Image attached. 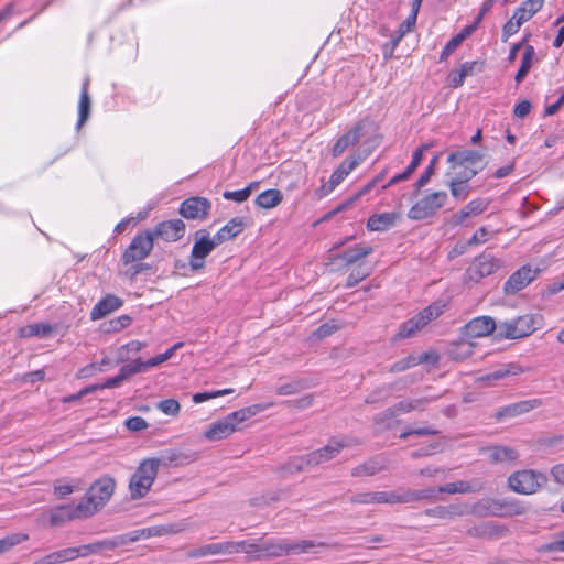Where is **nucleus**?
Here are the masks:
<instances>
[{"label": "nucleus", "instance_id": "46", "mask_svg": "<svg viewBox=\"0 0 564 564\" xmlns=\"http://www.w3.org/2000/svg\"><path fill=\"white\" fill-rule=\"evenodd\" d=\"M149 368L150 367L149 365H147V360L144 361L141 358H137L131 362L123 365L119 371L121 373V377H123L124 380H127L137 373L147 371Z\"/></svg>", "mask_w": 564, "mask_h": 564}, {"label": "nucleus", "instance_id": "44", "mask_svg": "<svg viewBox=\"0 0 564 564\" xmlns=\"http://www.w3.org/2000/svg\"><path fill=\"white\" fill-rule=\"evenodd\" d=\"M324 546V543H316L312 540L292 541L286 539V556L290 554L310 553L316 546Z\"/></svg>", "mask_w": 564, "mask_h": 564}, {"label": "nucleus", "instance_id": "14", "mask_svg": "<svg viewBox=\"0 0 564 564\" xmlns=\"http://www.w3.org/2000/svg\"><path fill=\"white\" fill-rule=\"evenodd\" d=\"M466 533L471 538L492 540L507 536L509 529L496 521H485L470 527Z\"/></svg>", "mask_w": 564, "mask_h": 564}, {"label": "nucleus", "instance_id": "5", "mask_svg": "<svg viewBox=\"0 0 564 564\" xmlns=\"http://www.w3.org/2000/svg\"><path fill=\"white\" fill-rule=\"evenodd\" d=\"M219 243L215 237H210L206 229H198L194 235V245L189 254V268L193 272L205 268L206 258L214 251Z\"/></svg>", "mask_w": 564, "mask_h": 564}, {"label": "nucleus", "instance_id": "32", "mask_svg": "<svg viewBox=\"0 0 564 564\" xmlns=\"http://www.w3.org/2000/svg\"><path fill=\"white\" fill-rule=\"evenodd\" d=\"M524 372V368L516 362H509L502 365L498 369L482 376L480 379L482 381H492V380H501L507 377L518 376Z\"/></svg>", "mask_w": 564, "mask_h": 564}, {"label": "nucleus", "instance_id": "1", "mask_svg": "<svg viewBox=\"0 0 564 564\" xmlns=\"http://www.w3.org/2000/svg\"><path fill=\"white\" fill-rule=\"evenodd\" d=\"M116 481L105 475L97 479L87 490L85 498L78 503L79 510H85L88 517L99 511L112 497Z\"/></svg>", "mask_w": 564, "mask_h": 564}, {"label": "nucleus", "instance_id": "53", "mask_svg": "<svg viewBox=\"0 0 564 564\" xmlns=\"http://www.w3.org/2000/svg\"><path fill=\"white\" fill-rule=\"evenodd\" d=\"M438 160V154L434 155L430 162V164L426 166L425 171L421 174V176L415 182V194L419 193V191L424 187L431 180L432 175L435 173V166Z\"/></svg>", "mask_w": 564, "mask_h": 564}, {"label": "nucleus", "instance_id": "19", "mask_svg": "<svg viewBox=\"0 0 564 564\" xmlns=\"http://www.w3.org/2000/svg\"><path fill=\"white\" fill-rule=\"evenodd\" d=\"M388 460L382 455H376L351 469L354 477L373 476L387 469Z\"/></svg>", "mask_w": 564, "mask_h": 564}, {"label": "nucleus", "instance_id": "18", "mask_svg": "<svg viewBox=\"0 0 564 564\" xmlns=\"http://www.w3.org/2000/svg\"><path fill=\"white\" fill-rule=\"evenodd\" d=\"M83 518H88V516L86 514L85 510L78 509V503L76 506H58L52 509L50 513V522L52 525H61L66 521Z\"/></svg>", "mask_w": 564, "mask_h": 564}, {"label": "nucleus", "instance_id": "8", "mask_svg": "<svg viewBox=\"0 0 564 564\" xmlns=\"http://www.w3.org/2000/svg\"><path fill=\"white\" fill-rule=\"evenodd\" d=\"M501 265L500 260L484 252L476 257L464 274L465 282L478 283L484 278L494 274Z\"/></svg>", "mask_w": 564, "mask_h": 564}, {"label": "nucleus", "instance_id": "42", "mask_svg": "<svg viewBox=\"0 0 564 564\" xmlns=\"http://www.w3.org/2000/svg\"><path fill=\"white\" fill-rule=\"evenodd\" d=\"M445 306L446 305L443 302H434L431 305L423 308L415 316L420 321L421 325L424 327L431 321L441 316L444 313Z\"/></svg>", "mask_w": 564, "mask_h": 564}, {"label": "nucleus", "instance_id": "25", "mask_svg": "<svg viewBox=\"0 0 564 564\" xmlns=\"http://www.w3.org/2000/svg\"><path fill=\"white\" fill-rule=\"evenodd\" d=\"M364 130L362 123H357L349 131L343 134L334 144L332 149L333 156L337 158L341 155L346 149L358 143L361 132Z\"/></svg>", "mask_w": 564, "mask_h": 564}, {"label": "nucleus", "instance_id": "50", "mask_svg": "<svg viewBox=\"0 0 564 564\" xmlns=\"http://www.w3.org/2000/svg\"><path fill=\"white\" fill-rule=\"evenodd\" d=\"M28 540L29 534L26 533H12L0 539V555L10 551L13 546Z\"/></svg>", "mask_w": 564, "mask_h": 564}, {"label": "nucleus", "instance_id": "16", "mask_svg": "<svg viewBox=\"0 0 564 564\" xmlns=\"http://www.w3.org/2000/svg\"><path fill=\"white\" fill-rule=\"evenodd\" d=\"M542 403L541 399H530L511 403L497 410L495 419L502 421L505 419L516 417L541 406Z\"/></svg>", "mask_w": 564, "mask_h": 564}, {"label": "nucleus", "instance_id": "13", "mask_svg": "<svg viewBox=\"0 0 564 564\" xmlns=\"http://www.w3.org/2000/svg\"><path fill=\"white\" fill-rule=\"evenodd\" d=\"M498 324L490 316H478L469 321L462 329L463 334L469 338L485 337L495 333L497 337Z\"/></svg>", "mask_w": 564, "mask_h": 564}, {"label": "nucleus", "instance_id": "10", "mask_svg": "<svg viewBox=\"0 0 564 564\" xmlns=\"http://www.w3.org/2000/svg\"><path fill=\"white\" fill-rule=\"evenodd\" d=\"M212 208V203L200 196H193L185 199L180 206V214L186 219H199L207 218Z\"/></svg>", "mask_w": 564, "mask_h": 564}, {"label": "nucleus", "instance_id": "20", "mask_svg": "<svg viewBox=\"0 0 564 564\" xmlns=\"http://www.w3.org/2000/svg\"><path fill=\"white\" fill-rule=\"evenodd\" d=\"M219 554H234V545L232 542H219V543H210L205 544L195 549H192L187 553L188 558H200L209 555H219Z\"/></svg>", "mask_w": 564, "mask_h": 564}, {"label": "nucleus", "instance_id": "3", "mask_svg": "<svg viewBox=\"0 0 564 564\" xmlns=\"http://www.w3.org/2000/svg\"><path fill=\"white\" fill-rule=\"evenodd\" d=\"M540 324L541 317L532 314H525L510 321L499 322L497 327V338H524L539 329Z\"/></svg>", "mask_w": 564, "mask_h": 564}, {"label": "nucleus", "instance_id": "62", "mask_svg": "<svg viewBox=\"0 0 564 564\" xmlns=\"http://www.w3.org/2000/svg\"><path fill=\"white\" fill-rule=\"evenodd\" d=\"M314 395L313 394H305L299 399L285 401L284 403L295 410H304L310 408L313 404Z\"/></svg>", "mask_w": 564, "mask_h": 564}, {"label": "nucleus", "instance_id": "15", "mask_svg": "<svg viewBox=\"0 0 564 564\" xmlns=\"http://www.w3.org/2000/svg\"><path fill=\"white\" fill-rule=\"evenodd\" d=\"M424 514L442 520H455L468 514L467 502H456L447 506H435L424 510Z\"/></svg>", "mask_w": 564, "mask_h": 564}, {"label": "nucleus", "instance_id": "60", "mask_svg": "<svg viewBox=\"0 0 564 564\" xmlns=\"http://www.w3.org/2000/svg\"><path fill=\"white\" fill-rule=\"evenodd\" d=\"M158 409L166 415H176L180 412L181 405L175 399H165L158 403Z\"/></svg>", "mask_w": 564, "mask_h": 564}, {"label": "nucleus", "instance_id": "9", "mask_svg": "<svg viewBox=\"0 0 564 564\" xmlns=\"http://www.w3.org/2000/svg\"><path fill=\"white\" fill-rule=\"evenodd\" d=\"M154 238L151 230L137 235L123 253L126 264L147 258L153 249Z\"/></svg>", "mask_w": 564, "mask_h": 564}, {"label": "nucleus", "instance_id": "63", "mask_svg": "<svg viewBox=\"0 0 564 564\" xmlns=\"http://www.w3.org/2000/svg\"><path fill=\"white\" fill-rule=\"evenodd\" d=\"M223 197L228 200H234L237 203H243L250 197V187H245L239 191H226L223 193Z\"/></svg>", "mask_w": 564, "mask_h": 564}, {"label": "nucleus", "instance_id": "2", "mask_svg": "<svg viewBox=\"0 0 564 564\" xmlns=\"http://www.w3.org/2000/svg\"><path fill=\"white\" fill-rule=\"evenodd\" d=\"M160 464V458H147L140 463L129 481L131 499L145 497L156 478Z\"/></svg>", "mask_w": 564, "mask_h": 564}, {"label": "nucleus", "instance_id": "17", "mask_svg": "<svg viewBox=\"0 0 564 564\" xmlns=\"http://www.w3.org/2000/svg\"><path fill=\"white\" fill-rule=\"evenodd\" d=\"M494 517L508 518L524 514L527 507L514 498H494Z\"/></svg>", "mask_w": 564, "mask_h": 564}, {"label": "nucleus", "instance_id": "39", "mask_svg": "<svg viewBox=\"0 0 564 564\" xmlns=\"http://www.w3.org/2000/svg\"><path fill=\"white\" fill-rule=\"evenodd\" d=\"M488 451L492 463L514 462L519 457L517 451L508 446H491Z\"/></svg>", "mask_w": 564, "mask_h": 564}, {"label": "nucleus", "instance_id": "34", "mask_svg": "<svg viewBox=\"0 0 564 564\" xmlns=\"http://www.w3.org/2000/svg\"><path fill=\"white\" fill-rule=\"evenodd\" d=\"M372 247L369 246H355L336 256L335 259H340L346 265H351L372 253Z\"/></svg>", "mask_w": 564, "mask_h": 564}, {"label": "nucleus", "instance_id": "7", "mask_svg": "<svg viewBox=\"0 0 564 564\" xmlns=\"http://www.w3.org/2000/svg\"><path fill=\"white\" fill-rule=\"evenodd\" d=\"M358 444H360V442L350 437L332 438L324 447L306 455V465L316 466L328 462L335 458L343 448L351 447Z\"/></svg>", "mask_w": 564, "mask_h": 564}, {"label": "nucleus", "instance_id": "31", "mask_svg": "<svg viewBox=\"0 0 564 564\" xmlns=\"http://www.w3.org/2000/svg\"><path fill=\"white\" fill-rule=\"evenodd\" d=\"M261 541L262 536L249 541L232 542L234 554L241 551L249 556V560L261 561L262 557H256L262 553Z\"/></svg>", "mask_w": 564, "mask_h": 564}, {"label": "nucleus", "instance_id": "21", "mask_svg": "<svg viewBox=\"0 0 564 564\" xmlns=\"http://www.w3.org/2000/svg\"><path fill=\"white\" fill-rule=\"evenodd\" d=\"M484 159V154L475 150H459L452 152L447 156V162L452 169L457 166L470 167L480 163Z\"/></svg>", "mask_w": 564, "mask_h": 564}, {"label": "nucleus", "instance_id": "33", "mask_svg": "<svg viewBox=\"0 0 564 564\" xmlns=\"http://www.w3.org/2000/svg\"><path fill=\"white\" fill-rule=\"evenodd\" d=\"M271 405H272V403L253 404V405L240 409L238 411H235V412L228 414L227 416L230 420V422L232 423V425L235 426V429H237V425L239 423H242L246 420L257 415L258 413L269 409Z\"/></svg>", "mask_w": 564, "mask_h": 564}, {"label": "nucleus", "instance_id": "47", "mask_svg": "<svg viewBox=\"0 0 564 564\" xmlns=\"http://www.w3.org/2000/svg\"><path fill=\"white\" fill-rule=\"evenodd\" d=\"M394 499L393 505L397 503H412L420 501L419 489H408L400 487L393 490Z\"/></svg>", "mask_w": 564, "mask_h": 564}, {"label": "nucleus", "instance_id": "38", "mask_svg": "<svg viewBox=\"0 0 564 564\" xmlns=\"http://www.w3.org/2000/svg\"><path fill=\"white\" fill-rule=\"evenodd\" d=\"M494 498L485 497L476 502L468 505V514L478 518L494 517Z\"/></svg>", "mask_w": 564, "mask_h": 564}, {"label": "nucleus", "instance_id": "58", "mask_svg": "<svg viewBox=\"0 0 564 564\" xmlns=\"http://www.w3.org/2000/svg\"><path fill=\"white\" fill-rule=\"evenodd\" d=\"M182 345H183L182 343H176L174 346L169 348L165 352L159 354L158 356L147 360V365H149V367L152 368V367H155V366L169 360L174 355L176 349L182 347Z\"/></svg>", "mask_w": 564, "mask_h": 564}, {"label": "nucleus", "instance_id": "29", "mask_svg": "<svg viewBox=\"0 0 564 564\" xmlns=\"http://www.w3.org/2000/svg\"><path fill=\"white\" fill-rule=\"evenodd\" d=\"M236 431L235 426L228 419V416L224 417L215 422L205 433V437L209 441H219L228 437Z\"/></svg>", "mask_w": 564, "mask_h": 564}, {"label": "nucleus", "instance_id": "37", "mask_svg": "<svg viewBox=\"0 0 564 564\" xmlns=\"http://www.w3.org/2000/svg\"><path fill=\"white\" fill-rule=\"evenodd\" d=\"M282 199L283 195L281 191L272 188L260 193L257 196L254 204L260 208L270 209L278 206Z\"/></svg>", "mask_w": 564, "mask_h": 564}, {"label": "nucleus", "instance_id": "30", "mask_svg": "<svg viewBox=\"0 0 564 564\" xmlns=\"http://www.w3.org/2000/svg\"><path fill=\"white\" fill-rule=\"evenodd\" d=\"M398 217L395 213L373 214L367 221V228L370 231H386L395 224Z\"/></svg>", "mask_w": 564, "mask_h": 564}, {"label": "nucleus", "instance_id": "54", "mask_svg": "<svg viewBox=\"0 0 564 564\" xmlns=\"http://www.w3.org/2000/svg\"><path fill=\"white\" fill-rule=\"evenodd\" d=\"M52 332V326L50 324H32L28 325L25 328H23V335L24 336H41L45 337Z\"/></svg>", "mask_w": 564, "mask_h": 564}, {"label": "nucleus", "instance_id": "56", "mask_svg": "<svg viewBox=\"0 0 564 564\" xmlns=\"http://www.w3.org/2000/svg\"><path fill=\"white\" fill-rule=\"evenodd\" d=\"M417 19V14L415 12H411L408 18L400 24L398 30V36L394 39V45L406 34L415 25Z\"/></svg>", "mask_w": 564, "mask_h": 564}, {"label": "nucleus", "instance_id": "64", "mask_svg": "<svg viewBox=\"0 0 564 564\" xmlns=\"http://www.w3.org/2000/svg\"><path fill=\"white\" fill-rule=\"evenodd\" d=\"M162 460L164 462L165 465H167V464L183 465L188 462V456L181 452L171 451V452H167L162 457Z\"/></svg>", "mask_w": 564, "mask_h": 564}, {"label": "nucleus", "instance_id": "57", "mask_svg": "<svg viewBox=\"0 0 564 564\" xmlns=\"http://www.w3.org/2000/svg\"><path fill=\"white\" fill-rule=\"evenodd\" d=\"M448 187H449L452 196L457 199H466L469 194V191H470V187L468 184H462V183H457L455 181H449Z\"/></svg>", "mask_w": 564, "mask_h": 564}, {"label": "nucleus", "instance_id": "26", "mask_svg": "<svg viewBox=\"0 0 564 564\" xmlns=\"http://www.w3.org/2000/svg\"><path fill=\"white\" fill-rule=\"evenodd\" d=\"M262 553L257 557L273 558L286 556V539L283 538H269L262 536L261 541Z\"/></svg>", "mask_w": 564, "mask_h": 564}, {"label": "nucleus", "instance_id": "12", "mask_svg": "<svg viewBox=\"0 0 564 564\" xmlns=\"http://www.w3.org/2000/svg\"><path fill=\"white\" fill-rule=\"evenodd\" d=\"M185 224L182 219H170L159 223L151 231L153 238H160L164 241H177L185 235Z\"/></svg>", "mask_w": 564, "mask_h": 564}, {"label": "nucleus", "instance_id": "6", "mask_svg": "<svg viewBox=\"0 0 564 564\" xmlns=\"http://www.w3.org/2000/svg\"><path fill=\"white\" fill-rule=\"evenodd\" d=\"M448 196L445 191L432 192L419 199L408 213L412 220H423L434 216L447 202Z\"/></svg>", "mask_w": 564, "mask_h": 564}, {"label": "nucleus", "instance_id": "41", "mask_svg": "<svg viewBox=\"0 0 564 564\" xmlns=\"http://www.w3.org/2000/svg\"><path fill=\"white\" fill-rule=\"evenodd\" d=\"M535 57V50L532 45H527L524 47L523 56L521 59V65L514 76V80L517 84H520L523 82V79L527 77L528 73L530 72L533 59Z\"/></svg>", "mask_w": 564, "mask_h": 564}, {"label": "nucleus", "instance_id": "51", "mask_svg": "<svg viewBox=\"0 0 564 564\" xmlns=\"http://www.w3.org/2000/svg\"><path fill=\"white\" fill-rule=\"evenodd\" d=\"M182 529L176 524H167V525H155L150 528H144V534L147 538L152 536H161L166 534H173L180 532Z\"/></svg>", "mask_w": 564, "mask_h": 564}, {"label": "nucleus", "instance_id": "49", "mask_svg": "<svg viewBox=\"0 0 564 564\" xmlns=\"http://www.w3.org/2000/svg\"><path fill=\"white\" fill-rule=\"evenodd\" d=\"M423 328L420 321L416 318V316L410 318L409 321L404 322L400 328L399 332L395 335V339H403L409 338L412 335H414L417 330Z\"/></svg>", "mask_w": 564, "mask_h": 564}, {"label": "nucleus", "instance_id": "48", "mask_svg": "<svg viewBox=\"0 0 564 564\" xmlns=\"http://www.w3.org/2000/svg\"><path fill=\"white\" fill-rule=\"evenodd\" d=\"M141 539H145L144 529L134 530L129 533L116 535L111 538L113 549L127 545L132 542H137Z\"/></svg>", "mask_w": 564, "mask_h": 564}, {"label": "nucleus", "instance_id": "61", "mask_svg": "<svg viewBox=\"0 0 564 564\" xmlns=\"http://www.w3.org/2000/svg\"><path fill=\"white\" fill-rule=\"evenodd\" d=\"M464 208L469 216H477L488 208V202L482 198L473 199Z\"/></svg>", "mask_w": 564, "mask_h": 564}, {"label": "nucleus", "instance_id": "52", "mask_svg": "<svg viewBox=\"0 0 564 564\" xmlns=\"http://www.w3.org/2000/svg\"><path fill=\"white\" fill-rule=\"evenodd\" d=\"M370 274V269L364 263H360L357 268H355L347 278L346 286L352 288L357 285L359 282L365 280Z\"/></svg>", "mask_w": 564, "mask_h": 564}, {"label": "nucleus", "instance_id": "24", "mask_svg": "<svg viewBox=\"0 0 564 564\" xmlns=\"http://www.w3.org/2000/svg\"><path fill=\"white\" fill-rule=\"evenodd\" d=\"M122 304L123 301L120 297L113 294H108L93 307L90 312V318L93 321L101 319L108 314L120 308Z\"/></svg>", "mask_w": 564, "mask_h": 564}, {"label": "nucleus", "instance_id": "4", "mask_svg": "<svg viewBox=\"0 0 564 564\" xmlns=\"http://www.w3.org/2000/svg\"><path fill=\"white\" fill-rule=\"evenodd\" d=\"M547 482V477L533 469H522L512 473L507 480L508 488L520 495L535 494Z\"/></svg>", "mask_w": 564, "mask_h": 564}, {"label": "nucleus", "instance_id": "35", "mask_svg": "<svg viewBox=\"0 0 564 564\" xmlns=\"http://www.w3.org/2000/svg\"><path fill=\"white\" fill-rule=\"evenodd\" d=\"M75 550V556L77 557H86L91 554L100 553L105 550H115L112 545L111 539L100 540L96 541L89 544L80 545V546H74Z\"/></svg>", "mask_w": 564, "mask_h": 564}, {"label": "nucleus", "instance_id": "11", "mask_svg": "<svg viewBox=\"0 0 564 564\" xmlns=\"http://www.w3.org/2000/svg\"><path fill=\"white\" fill-rule=\"evenodd\" d=\"M538 269H532L530 265H523L512 273L503 285L506 294H516L520 290L529 285L539 274Z\"/></svg>", "mask_w": 564, "mask_h": 564}, {"label": "nucleus", "instance_id": "23", "mask_svg": "<svg viewBox=\"0 0 564 564\" xmlns=\"http://www.w3.org/2000/svg\"><path fill=\"white\" fill-rule=\"evenodd\" d=\"M484 488V482L480 479H474L471 481L459 480L438 486V492L449 495L475 494L481 491Z\"/></svg>", "mask_w": 564, "mask_h": 564}, {"label": "nucleus", "instance_id": "55", "mask_svg": "<svg viewBox=\"0 0 564 564\" xmlns=\"http://www.w3.org/2000/svg\"><path fill=\"white\" fill-rule=\"evenodd\" d=\"M485 68V62L484 61H473V62H465L460 65L459 73L464 75V77L473 76L476 74H479Z\"/></svg>", "mask_w": 564, "mask_h": 564}, {"label": "nucleus", "instance_id": "36", "mask_svg": "<svg viewBox=\"0 0 564 564\" xmlns=\"http://www.w3.org/2000/svg\"><path fill=\"white\" fill-rule=\"evenodd\" d=\"M75 558L76 556L74 547H66L63 550L52 552L36 560L33 564H62L65 562L73 561Z\"/></svg>", "mask_w": 564, "mask_h": 564}, {"label": "nucleus", "instance_id": "59", "mask_svg": "<svg viewBox=\"0 0 564 564\" xmlns=\"http://www.w3.org/2000/svg\"><path fill=\"white\" fill-rule=\"evenodd\" d=\"M362 160L364 158L361 155H350L347 160L343 161L336 170L347 176Z\"/></svg>", "mask_w": 564, "mask_h": 564}, {"label": "nucleus", "instance_id": "22", "mask_svg": "<svg viewBox=\"0 0 564 564\" xmlns=\"http://www.w3.org/2000/svg\"><path fill=\"white\" fill-rule=\"evenodd\" d=\"M394 494L392 491H367L358 492L350 497L351 503L359 505H377L387 503L393 505Z\"/></svg>", "mask_w": 564, "mask_h": 564}, {"label": "nucleus", "instance_id": "40", "mask_svg": "<svg viewBox=\"0 0 564 564\" xmlns=\"http://www.w3.org/2000/svg\"><path fill=\"white\" fill-rule=\"evenodd\" d=\"M474 347V343L469 340L454 343L448 349V356L455 361L465 360L473 355Z\"/></svg>", "mask_w": 564, "mask_h": 564}, {"label": "nucleus", "instance_id": "28", "mask_svg": "<svg viewBox=\"0 0 564 564\" xmlns=\"http://www.w3.org/2000/svg\"><path fill=\"white\" fill-rule=\"evenodd\" d=\"M245 228V221L241 217L231 218L225 226H223L214 236L220 245L237 237Z\"/></svg>", "mask_w": 564, "mask_h": 564}, {"label": "nucleus", "instance_id": "27", "mask_svg": "<svg viewBox=\"0 0 564 564\" xmlns=\"http://www.w3.org/2000/svg\"><path fill=\"white\" fill-rule=\"evenodd\" d=\"M89 84L90 78L89 76H86L83 80L82 88H80V97L78 102V120H77V129H80L83 124L88 120L90 116V109H91V99L89 96Z\"/></svg>", "mask_w": 564, "mask_h": 564}, {"label": "nucleus", "instance_id": "43", "mask_svg": "<svg viewBox=\"0 0 564 564\" xmlns=\"http://www.w3.org/2000/svg\"><path fill=\"white\" fill-rule=\"evenodd\" d=\"M427 354H422L419 356L415 355H409L405 358H402L398 361H395L393 365H391L389 371L394 372H402L405 371L416 365H420L427 360Z\"/></svg>", "mask_w": 564, "mask_h": 564}, {"label": "nucleus", "instance_id": "45", "mask_svg": "<svg viewBox=\"0 0 564 564\" xmlns=\"http://www.w3.org/2000/svg\"><path fill=\"white\" fill-rule=\"evenodd\" d=\"M312 386L311 380L308 379H296L290 382L283 383L276 389V393L279 395H292L300 393L301 391L308 389Z\"/></svg>", "mask_w": 564, "mask_h": 564}]
</instances>
